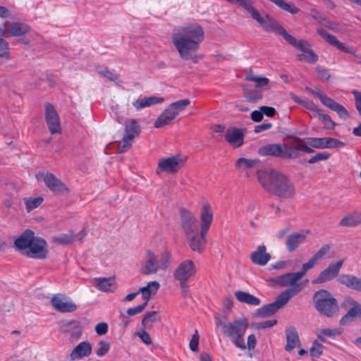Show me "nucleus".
Returning a JSON list of instances; mask_svg holds the SVG:
<instances>
[{"label":"nucleus","mask_w":361,"mask_h":361,"mask_svg":"<svg viewBox=\"0 0 361 361\" xmlns=\"http://www.w3.org/2000/svg\"><path fill=\"white\" fill-rule=\"evenodd\" d=\"M0 58H3L6 60L11 59L8 43L2 37H0Z\"/></svg>","instance_id":"8fccbe9b"},{"label":"nucleus","mask_w":361,"mask_h":361,"mask_svg":"<svg viewBox=\"0 0 361 361\" xmlns=\"http://www.w3.org/2000/svg\"><path fill=\"white\" fill-rule=\"evenodd\" d=\"M297 59L299 61H305L309 63H315L318 60V56L311 49L307 51H305L304 54H299L297 55Z\"/></svg>","instance_id":"a18cd8bd"},{"label":"nucleus","mask_w":361,"mask_h":361,"mask_svg":"<svg viewBox=\"0 0 361 361\" xmlns=\"http://www.w3.org/2000/svg\"><path fill=\"white\" fill-rule=\"evenodd\" d=\"M317 32L324 39H325L328 43H329L332 46L336 47L338 49L343 51L345 53L353 54V52L352 51L351 47L345 46V44L338 41V39L335 36L328 33L324 30L317 29Z\"/></svg>","instance_id":"cd10ccee"},{"label":"nucleus","mask_w":361,"mask_h":361,"mask_svg":"<svg viewBox=\"0 0 361 361\" xmlns=\"http://www.w3.org/2000/svg\"><path fill=\"white\" fill-rule=\"evenodd\" d=\"M312 301L316 310L327 317H332L338 313L337 300L326 289H320L314 292Z\"/></svg>","instance_id":"423d86ee"},{"label":"nucleus","mask_w":361,"mask_h":361,"mask_svg":"<svg viewBox=\"0 0 361 361\" xmlns=\"http://www.w3.org/2000/svg\"><path fill=\"white\" fill-rule=\"evenodd\" d=\"M171 264V255L169 251L162 252L159 257L154 252L147 250L141 263L140 271L142 275L156 274L159 270H167Z\"/></svg>","instance_id":"39448f33"},{"label":"nucleus","mask_w":361,"mask_h":361,"mask_svg":"<svg viewBox=\"0 0 361 361\" xmlns=\"http://www.w3.org/2000/svg\"><path fill=\"white\" fill-rule=\"evenodd\" d=\"M45 119L51 134L61 133L59 116L54 106L49 102L45 104Z\"/></svg>","instance_id":"f3484780"},{"label":"nucleus","mask_w":361,"mask_h":361,"mask_svg":"<svg viewBox=\"0 0 361 361\" xmlns=\"http://www.w3.org/2000/svg\"><path fill=\"white\" fill-rule=\"evenodd\" d=\"M92 347L90 342L82 341L78 344L70 353L71 360H78L91 355Z\"/></svg>","instance_id":"393cba45"},{"label":"nucleus","mask_w":361,"mask_h":361,"mask_svg":"<svg viewBox=\"0 0 361 361\" xmlns=\"http://www.w3.org/2000/svg\"><path fill=\"white\" fill-rule=\"evenodd\" d=\"M96 333L99 335H104L108 331V325L106 322H100L95 326Z\"/></svg>","instance_id":"e2e57ef3"},{"label":"nucleus","mask_w":361,"mask_h":361,"mask_svg":"<svg viewBox=\"0 0 361 361\" xmlns=\"http://www.w3.org/2000/svg\"><path fill=\"white\" fill-rule=\"evenodd\" d=\"M204 37L203 27L196 23H192L174 29L171 35V41L183 60H190L194 63H197L202 56L196 53L200 49Z\"/></svg>","instance_id":"f257e3e1"},{"label":"nucleus","mask_w":361,"mask_h":361,"mask_svg":"<svg viewBox=\"0 0 361 361\" xmlns=\"http://www.w3.org/2000/svg\"><path fill=\"white\" fill-rule=\"evenodd\" d=\"M320 120L324 123L325 128L328 130H334L336 126V123L331 120L330 116L327 114H323Z\"/></svg>","instance_id":"bf43d9fd"},{"label":"nucleus","mask_w":361,"mask_h":361,"mask_svg":"<svg viewBox=\"0 0 361 361\" xmlns=\"http://www.w3.org/2000/svg\"><path fill=\"white\" fill-rule=\"evenodd\" d=\"M277 324L276 319L267 320L262 322L253 323L252 326L256 329L271 328Z\"/></svg>","instance_id":"603ef678"},{"label":"nucleus","mask_w":361,"mask_h":361,"mask_svg":"<svg viewBox=\"0 0 361 361\" xmlns=\"http://www.w3.org/2000/svg\"><path fill=\"white\" fill-rule=\"evenodd\" d=\"M97 71L103 77L106 78L109 80L114 82L116 84L119 85V83L116 82L118 76L117 75L114 74L108 68L98 66V67H97Z\"/></svg>","instance_id":"09e8293b"},{"label":"nucleus","mask_w":361,"mask_h":361,"mask_svg":"<svg viewBox=\"0 0 361 361\" xmlns=\"http://www.w3.org/2000/svg\"><path fill=\"white\" fill-rule=\"evenodd\" d=\"M99 348L97 350L96 354L99 357H102L109 352L110 349V345L109 343L104 341H100L99 342Z\"/></svg>","instance_id":"4d7b16f0"},{"label":"nucleus","mask_w":361,"mask_h":361,"mask_svg":"<svg viewBox=\"0 0 361 361\" xmlns=\"http://www.w3.org/2000/svg\"><path fill=\"white\" fill-rule=\"evenodd\" d=\"M282 152V145L280 144L267 145L258 149V153L262 156L281 157Z\"/></svg>","instance_id":"f704fd0d"},{"label":"nucleus","mask_w":361,"mask_h":361,"mask_svg":"<svg viewBox=\"0 0 361 361\" xmlns=\"http://www.w3.org/2000/svg\"><path fill=\"white\" fill-rule=\"evenodd\" d=\"M340 334L341 331L337 329H322L319 331L317 339H319L320 342H324V336L332 337Z\"/></svg>","instance_id":"de8ad7c7"},{"label":"nucleus","mask_w":361,"mask_h":361,"mask_svg":"<svg viewBox=\"0 0 361 361\" xmlns=\"http://www.w3.org/2000/svg\"><path fill=\"white\" fill-rule=\"evenodd\" d=\"M158 314L157 311H152L147 312L142 320V325L145 328L152 327L153 324L156 322V316Z\"/></svg>","instance_id":"49530a36"},{"label":"nucleus","mask_w":361,"mask_h":361,"mask_svg":"<svg viewBox=\"0 0 361 361\" xmlns=\"http://www.w3.org/2000/svg\"><path fill=\"white\" fill-rule=\"evenodd\" d=\"M288 302V296L286 295H279L274 302L269 303L257 309L255 312L256 317L265 318L274 315L281 308L284 307Z\"/></svg>","instance_id":"2eb2a0df"},{"label":"nucleus","mask_w":361,"mask_h":361,"mask_svg":"<svg viewBox=\"0 0 361 361\" xmlns=\"http://www.w3.org/2000/svg\"><path fill=\"white\" fill-rule=\"evenodd\" d=\"M51 304L56 311L61 313L73 312L77 310V305L63 294L54 295Z\"/></svg>","instance_id":"dca6fc26"},{"label":"nucleus","mask_w":361,"mask_h":361,"mask_svg":"<svg viewBox=\"0 0 361 361\" xmlns=\"http://www.w3.org/2000/svg\"><path fill=\"white\" fill-rule=\"evenodd\" d=\"M259 109L262 111V114H265L269 117H274L276 114V110L274 107L267 106H261Z\"/></svg>","instance_id":"0e129e2a"},{"label":"nucleus","mask_w":361,"mask_h":361,"mask_svg":"<svg viewBox=\"0 0 361 361\" xmlns=\"http://www.w3.org/2000/svg\"><path fill=\"white\" fill-rule=\"evenodd\" d=\"M137 334L144 343L147 345L152 344V342L151 337L145 330H142L140 332H137Z\"/></svg>","instance_id":"680f3d73"},{"label":"nucleus","mask_w":361,"mask_h":361,"mask_svg":"<svg viewBox=\"0 0 361 361\" xmlns=\"http://www.w3.org/2000/svg\"><path fill=\"white\" fill-rule=\"evenodd\" d=\"M319 96V100L321 102L331 110L336 112L340 118L343 120H346L349 118V113L343 105L338 104L327 95H322L320 94Z\"/></svg>","instance_id":"412c9836"},{"label":"nucleus","mask_w":361,"mask_h":361,"mask_svg":"<svg viewBox=\"0 0 361 361\" xmlns=\"http://www.w3.org/2000/svg\"><path fill=\"white\" fill-rule=\"evenodd\" d=\"M207 231L200 230V233L197 232V233L185 237L188 241L190 248L193 252H196L200 254L204 252L207 241Z\"/></svg>","instance_id":"6ab92c4d"},{"label":"nucleus","mask_w":361,"mask_h":361,"mask_svg":"<svg viewBox=\"0 0 361 361\" xmlns=\"http://www.w3.org/2000/svg\"><path fill=\"white\" fill-rule=\"evenodd\" d=\"M245 80L247 81L254 82L256 88H262L269 83V78L255 75L251 69L247 71Z\"/></svg>","instance_id":"ea45409f"},{"label":"nucleus","mask_w":361,"mask_h":361,"mask_svg":"<svg viewBox=\"0 0 361 361\" xmlns=\"http://www.w3.org/2000/svg\"><path fill=\"white\" fill-rule=\"evenodd\" d=\"M319 339H316L312 344V348L310 350V355L312 357H319L322 353L323 345Z\"/></svg>","instance_id":"3c124183"},{"label":"nucleus","mask_w":361,"mask_h":361,"mask_svg":"<svg viewBox=\"0 0 361 361\" xmlns=\"http://www.w3.org/2000/svg\"><path fill=\"white\" fill-rule=\"evenodd\" d=\"M330 157V154L326 152H319L314 156L312 157L309 160V164H314L319 161L327 160Z\"/></svg>","instance_id":"6e6d98bb"},{"label":"nucleus","mask_w":361,"mask_h":361,"mask_svg":"<svg viewBox=\"0 0 361 361\" xmlns=\"http://www.w3.org/2000/svg\"><path fill=\"white\" fill-rule=\"evenodd\" d=\"M353 94L355 97L356 109L359 114L361 116V92H359L357 90H353Z\"/></svg>","instance_id":"69168bd1"},{"label":"nucleus","mask_w":361,"mask_h":361,"mask_svg":"<svg viewBox=\"0 0 361 361\" xmlns=\"http://www.w3.org/2000/svg\"><path fill=\"white\" fill-rule=\"evenodd\" d=\"M164 102L163 97H158L155 96L148 97H144L142 99H137L133 102V106L137 109H140L145 107H148L152 105L161 103Z\"/></svg>","instance_id":"58836bf2"},{"label":"nucleus","mask_w":361,"mask_h":361,"mask_svg":"<svg viewBox=\"0 0 361 361\" xmlns=\"http://www.w3.org/2000/svg\"><path fill=\"white\" fill-rule=\"evenodd\" d=\"M190 104V101L188 99H181L171 103L157 118L154 122V127L159 128L169 125Z\"/></svg>","instance_id":"6e6552de"},{"label":"nucleus","mask_w":361,"mask_h":361,"mask_svg":"<svg viewBox=\"0 0 361 361\" xmlns=\"http://www.w3.org/2000/svg\"><path fill=\"white\" fill-rule=\"evenodd\" d=\"M331 250V245L329 244L323 245L319 250L312 255L318 261L323 258L326 255L329 253Z\"/></svg>","instance_id":"5fc2aeb1"},{"label":"nucleus","mask_w":361,"mask_h":361,"mask_svg":"<svg viewBox=\"0 0 361 361\" xmlns=\"http://www.w3.org/2000/svg\"><path fill=\"white\" fill-rule=\"evenodd\" d=\"M301 142V138L298 137H293L292 140L288 144H284L282 145V155L281 158L286 159H295L299 157V145Z\"/></svg>","instance_id":"5701e85b"},{"label":"nucleus","mask_w":361,"mask_h":361,"mask_svg":"<svg viewBox=\"0 0 361 361\" xmlns=\"http://www.w3.org/2000/svg\"><path fill=\"white\" fill-rule=\"evenodd\" d=\"M97 288L103 292H113L114 290V278H99L96 279Z\"/></svg>","instance_id":"a19ab883"},{"label":"nucleus","mask_w":361,"mask_h":361,"mask_svg":"<svg viewBox=\"0 0 361 361\" xmlns=\"http://www.w3.org/2000/svg\"><path fill=\"white\" fill-rule=\"evenodd\" d=\"M200 230L209 231L213 221V212L209 203H204L200 209Z\"/></svg>","instance_id":"a878e982"},{"label":"nucleus","mask_w":361,"mask_h":361,"mask_svg":"<svg viewBox=\"0 0 361 361\" xmlns=\"http://www.w3.org/2000/svg\"><path fill=\"white\" fill-rule=\"evenodd\" d=\"M159 287L160 284L158 281H149L146 286L140 287L138 289V293H141L142 294V297L145 300V302L148 303L151 295L156 294Z\"/></svg>","instance_id":"e433bc0d"},{"label":"nucleus","mask_w":361,"mask_h":361,"mask_svg":"<svg viewBox=\"0 0 361 361\" xmlns=\"http://www.w3.org/2000/svg\"><path fill=\"white\" fill-rule=\"evenodd\" d=\"M43 200L44 199L42 197L25 198L24 203L25 204L27 212H30L38 207L43 202Z\"/></svg>","instance_id":"37998d69"},{"label":"nucleus","mask_w":361,"mask_h":361,"mask_svg":"<svg viewBox=\"0 0 361 361\" xmlns=\"http://www.w3.org/2000/svg\"><path fill=\"white\" fill-rule=\"evenodd\" d=\"M199 334L197 330L195 331L194 334L192 336V338L190 341V348L193 352L198 351L199 349Z\"/></svg>","instance_id":"13d9d810"},{"label":"nucleus","mask_w":361,"mask_h":361,"mask_svg":"<svg viewBox=\"0 0 361 361\" xmlns=\"http://www.w3.org/2000/svg\"><path fill=\"white\" fill-rule=\"evenodd\" d=\"M308 145L316 149L336 148L345 145V143L332 137H307Z\"/></svg>","instance_id":"a211bd4d"},{"label":"nucleus","mask_w":361,"mask_h":361,"mask_svg":"<svg viewBox=\"0 0 361 361\" xmlns=\"http://www.w3.org/2000/svg\"><path fill=\"white\" fill-rule=\"evenodd\" d=\"M196 266L192 259L181 262L174 269L173 276L175 281H188L196 274Z\"/></svg>","instance_id":"f8f14e48"},{"label":"nucleus","mask_w":361,"mask_h":361,"mask_svg":"<svg viewBox=\"0 0 361 361\" xmlns=\"http://www.w3.org/2000/svg\"><path fill=\"white\" fill-rule=\"evenodd\" d=\"M30 31V27L23 23L13 22L9 24L7 34L12 37H18L27 34Z\"/></svg>","instance_id":"2f4dec72"},{"label":"nucleus","mask_w":361,"mask_h":361,"mask_svg":"<svg viewBox=\"0 0 361 361\" xmlns=\"http://www.w3.org/2000/svg\"><path fill=\"white\" fill-rule=\"evenodd\" d=\"M316 71L319 78L325 80H329L330 74L326 69L318 66L316 68Z\"/></svg>","instance_id":"338daca9"},{"label":"nucleus","mask_w":361,"mask_h":361,"mask_svg":"<svg viewBox=\"0 0 361 361\" xmlns=\"http://www.w3.org/2000/svg\"><path fill=\"white\" fill-rule=\"evenodd\" d=\"M14 247L27 257L37 259L48 257L47 241L41 237L35 236L34 231L30 229H26L15 240Z\"/></svg>","instance_id":"7ed1b4c3"},{"label":"nucleus","mask_w":361,"mask_h":361,"mask_svg":"<svg viewBox=\"0 0 361 361\" xmlns=\"http://www.w3.org/2000/svg\"><path fill=\"white\" fill-rule=\"evenodd\" d=\"M251 261L259 266L266 265L271 259V255L267 252V247L262 245L257 247V250L250 254Z\"/></svg>","instance_id":"bb28decb"},{"label":"nucleus","mask_w":361,"mask_h":361,"mask_svg":"<svg viewBox=\"0 0 361 361\" xmlns=\"http://www.w3.org/2000/svg\"><path fill=\"white\" fill-rule=\"evenodd\" d=\"M344 263V259H340L335 263H330L322 270L317 277L312 281V284H322L338 278L339 272Z\"/></svg>","instance_id":"4468645a"},{"label":"nucleus","mask_w":361,"mask_h":361,"mask_svg":"<svg viewBox=\"0 0 361 361\" xmlns=\"http://www.w3.org/2000/svg\"><path fill=\"white\" fill-rule=\"evenodd\" d=\"M216 326H221L222 334L231 338L237 348L242 350L246 348L244 340V335L248 327V322L246 318H239L230 322H227L225 318L219 319L216 321Z\"/></svg>","instance_id":"20e7f679"},{"label":"nucleus","mask_w":361,"mask_h":361,"mask_svg":"<svg viewBox=\"0 0 361 361\" xmlns=\"http://www.w3.org/2000/svg\"><path fill=\"white\" fill-rule=\"evenodd\" d=\"M61 331L63 333H70L72 342L80 338L82 335L81 323L79 321L71 320L63 323L61 326Z\"/></svg>","instance_id":"4be33fe9"},{"label":"nucleus","mask_w":361,"mask_h":361,"mask_svg":"<svg viewBox=\"0 0 361 361\" xmlns=\"http://www.w3.org/2000/svg\"><path fill=\"white\" fill-rule=\"evenodd\" d=\"M342 227H355L361 224V213L354 212L345 215L340 221Z\"/></svg>","instance_id":"72a5a7b5"},{"label":"nucleus","mask_w":361,"mask_h":361,"mask_svg":"<svg viewBox=\"0 0 361 361\" xmlns=\"http://www.w3.org/2000/svg\"><path fill=\"white\" fill-rule=\"evenodd\" d=\"M283 39L290 45L293 46L294 47L300 49L303 52L307 51L308 50L311 49L310 44L307 41L304 39L298 41L295 37L288 34V32H286V35L283 37Z\"/></svg>","instance_id":"4c0bfd02"},{"label":"nucleus","mask_w":361,"mask_h":361,"mask_svg":"<svg viewBox=\"0 0 361 361\" xmlns=\"http://www.w3.org/2000/svg\"><path fill=\"white\" fill-rule=\"evenodd\" d=\"M257 179L262 187L270 194L281 199H293L294 183L283 173L275 170H258Z\"/></svg>","instance_id":"f03ea898"},{"label":"nucleus","mask_w":361,"mask_h":361,"mask_svg":"<svg viewBox=\"0 0 361 361\" xmlns=\"http://www.w3.org/2000/svg\"><path fill=\"white\" fill-rule=\"evenodd\" d=\"M225 140L233 147H240L244 143V133L240 128H230L226 132Z\"/></svg>","instance_id":"b1692460"},{"label":"nucleus","mask_w":361,"mask_h":361,"mask_svg":"<svg viewBox=\"0 0 361 361\" xmlns=\"http://www.w3.org/2000/svg\"><path fill=\"white\" fill-rule=\"evenodd\" d=\"M36 177L37 179L42 178L46 186L55 195H64L69 192L67 185L51 173H39Z\"/></svg>","instance_id":"9b49d317"},{"label":"nucleus","mask_w":361,"mask_h":361,"mask_svg":"<svg viewBox=\"0 0 361 361\" xmlns=\"http://www.w3.org/2000/svg\"><path fill=\"white\" fill-rule=\"evenodd\" d=\"M286 341L285 346L286 351H291L293 348L300 345V338L298 331L294 326H290L286 329Z\"/></svg>","instance_id":"7c9ffc66"},{"label":"nucleus","mask_w":361,"mask_h":361,"mask_svg":"<svg viewBox=\"0 0 361 361\" xmlns=\"http://www.w3.org/2000/svg\"><path fill=\"white\" fill-rule=\"evenodd\" d=\"M318 263V260L316 259L313 256L311 257L309 260L303 264L301 267V269L300 271H297L301 278H303L306 274L307 272L314 268Z\"/></svg>","instance_id":"c03bdc74"},{"label":"nucleus","mask_w":361,"mask_h":361,"mask_svg":"<svg viewBox=\"0 0 361 361\" xmlns=\"http://www.w3.org/2000/svg\"><path fill=\"white\" fill-rule=\"evenodd\" d=\"M337 280L343 286L357 291H361V278L346 274L340 275Z\"/></svg>","instance_id":"c756f323"},{"label":"nucleus","mask_w":361,"mask_h":361,"mask_svg":"<svg viewBox=\"0 0 361 361\" xmlns=\"http://www.w3.org/2000/svg\"><path fill=\"white\" fill-rule=\"evenodd\" d=\"M302 278L298 272L286 273L273 279V282L281 287L290 286V288L286 289L279 295H286L288 296V300L293 296L300 293L305 287V284L298 283V282Z\"/></svg>","instance_id":"0eeeda50"},{"label":"nucleus","mask_w":361,"mask_h":361,"mask_svg":"<svg viewBox=\"0 0 361 361\" xmlns=\"http://www.w3.org/2000/svg\"><path fill=\"white\" fill-rule=\"evenodd\" d=\"M180 226L186 236L197 233L199 231V223L190 211L181 208L180 209Z\"/></svg>","instance_id":"ddd939ff"},{"label":"nucleus","mask_w":361,"mask_h":361,"mask_svg":"<svg viewBox=\"0 0 361 361\" xmlns=\"http://www.w3.org/2000/svg\"><path fill=\"white\" fill-rule=\"evenodd\" d=\"M310 14L315 20H317L320 25H324L325 23H327L328 19L322 16L317 9L312 8L310 10Z\"/></svg>","instance_id":"864d4df0"},{"label":"nucleus","mask_w":361,"mask_h":361,"mask_svg":"<svg viewBox=\"0 0 361 361\" xmlns=\"http://www.w3.org/2000/svg\"><path fill=\"white\" fill-rule=\"evenodd\" d=\"M187 160L188 156L181 154H176L169 157H163L158 161V169L160 172L175 174L185 166Z\"/></svg>","instance_id":"1a4fd4ad"},{"label":"nucleus","mask_w":361,"mask_h":361,"mask_svg":"<svg viewBox=\"0 0 361 361\" xmlns=\"http://www.w3.org/2000/svg\"><path fill=\"white\" fill-rule=\"evenodd\" d=\"M310 230H302L288 235L286 240V247L289 252H294L305 240Z\"/></svg>","instance_id":"aec40b11"},{"label":"nucleus","mask_w":361,"mask_h":361,"mask_svg":"<svg viewBox=\"0 0 361 361\" xmlns=\"http://www.w3.org/2000/svg\"><path fill=\"white\" fill-rule=\"evenodd\" d=\"M76 238V235L70 231L68 233L61 234L53 237V242L58 245H69L72 244Z\"/></svg>","instance_id":"79ce46f5"},{"label":"nucleus","mask_w":361,"mask_h":361,"mask_svg":"<svg viewBox=\"0 0 361 361\" xmlns=\"http://www.w3.org/2000/svg\"><path fill=\"white\" fill-rule=\"evenodd\" d=\"M140 133V126L135 119H128L125 123V134L122 138L123 145L120 146L119 152L123 153L128 151L131 145L133 140Z\"/></svg>","instance_id":"9d476101"},{"label":"nucleus","mask_w":361,"mask_h":361,"mask_svg":"<svg viewBox=\"0 0 361 361\" xmlns=\"http://www.w3.org/2000/svg\"><path fill=\"white\" fill-rule=\"evenodd\" d=\"M235 296L239 302L249 305L257 306L261 303V300L258 298L243 290L235 291Z\"/></svg>","instance_id":"c9c22d12"},{"label":"nucleus","mask_w":361,"mask_h":361,"mask_svg":"<svg viewBox=\"0 0 361 361\" xmlns=\"http://www.w3.org/2000/svg\"><path fill=\"white\" fill-rule=\"evenodd\" d=\"M345 302L352 305V307L348 312L341 319L340 324L341 325L347 324L351 317H360L361 318V305L356 302L351 298L345 299Z\"/></svg>","instance_id":"c85d7f7f"},{"label":"nucleus","mask_w":361,"mask_h":361,"mask_svg":"<svg viewBox=\"0 0 361 361\" xmlns=\"http://www.w3.org/2000/svg\"><path fill=\"white\" fill-rule=\"evenodd\" d=\"M147 305V302H145L142 305H140L137 307L128 308L127 310V314L128 316H134L137 314L142 312L145 309Z\"/></svg>","instance_id":"052dcab7"},{"label":"nucleus","mask_w":361,"mask_h":361,"mask_svg":"<svg viewBox=\"0 0 361 361\" xmlns=\"http://www.w3.org/2000/svg\"><path fill=\"white\" fill-rule=\"evenodd\" d=\"M259 163V161L258 159L241 157L236 160L235 166L238 170L245 172L247 176H250V170L255 168Z\"/></svg>","instance_id":"473e14b6"},{"label":"nucleus","mask_w":361,"mask_h":361,"mask_svg":"<svg viewBox=\"0 0 361 361\" xmlns=\"http://www.w3.org/2000/svg\"><path fill=\"white\" fill-rule=\"evenodd\" d=\"M262 98V94L259 92H256L254 94H245V99L249 102H257L259 100H261Z\"/></svg>","instance_id":"774afa93"}]
</instances>
